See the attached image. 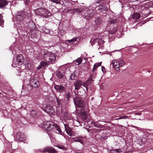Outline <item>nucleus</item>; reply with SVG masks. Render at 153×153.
Instances as JSON below:
<instances>
[{
  "instance_id": "obj_11",
  "label": "nucleus",
  "mask_w": 153,
  "mask_h": 153,
  "mask_svg": "<svg viewBox=\"0 0 153 153\" xmlns=\"http://www.w3.org/2000/svg\"><path fill=\"white\" fill-rule=\"evenodd\" d=\"M43 108L44 111L49 115H54L55 112V110L50 105L47 104L45 106H43Z\"/></svg>"
},
{
  "instance_id": "obj_2",
  "label": "nucleus",
  "mask_w": 153,
  "mask_h": 153,
  "mask_svg": "<svg viewBox=\"0 0 153 153\" xmlns=\"http://www.w3.org/2000/svg\"><path fill=\"white\" fill-rule=\"evenodd\" d=\"M34 12L36 15L43 18H47L49 17V11L45 8L39 7L36 9Z\"/></svg>"
},
{
  "instance_id": "obj_43",
  "label": "nucleus",
  "mask_w": 153,
  "mask_h": 153,
  "mask_svg": "<svg viewBox=\"0 0 153 153\" xmlns=\"http://www.w3.org/2000/svg\"><path fill=\"white\" fill-rule=\"evenodd\" d=\"M121 119H126L128 118V116L125 115L121 117Z\"/></svg>"
},
{
  "instance_id": "obj_17",
  "label": "nucleus",
  "mask_w": 153,
  "mask_h": 153,
  "mask_svg": "<svg viewBox=\"0 0 153 153\" xmlns=\"http://www.w3.org/2000/svg\"><path fill=\"white\" fill-rule=\"evenodd\" d=\"M54 88L56 91L60 93H62L63 92L65 91V90L64 87L61 85H56L54 87Z\"/></svg>"
},
{
  "instance_id": "obj_39",
  "label": "nucleus",
  "mask_w": 153,
  "mask_h": 153,
  "mask_svg": "<svg viewBox=\"0 0 153 153\" xmlns=\"http://www.w3.org/2000/svg\"><path fill=\"white\" fill-rule=\"evenodd\" d=\"M71 95V94L69 92H68L66 94V97L67 99V100H69V98L70 97Z\"/></svg>"
},
{
  "instance_id": "obj_54",
  "label": "nucleus",
  "mask_w": 153,
  "mask_h": 153,
  "mask_svg": "<svg viewBox=\"0 0 153 153\" xmlns=\"http://www.w3.org/2000/svg\"><path fill=\"white\" fill-rule=\"evenodd\" d=\"M94 126L97 127H100V126L99 125H98L97 124H95Z\"/></svg>"
},
{
  "instance_id": "obj_44",
  "label": "nucleus",
  "mask_w": 153,
  "mask_h": 153,
  "mask_svg": "<svg viewBox=\"0 0 153 153\" xmlns=\"http://www.w3.org/2000/svg\"><path fill=\"white\" fill-rule=\"evenodd\" d=\"M102 71L103 73H105L106 72V70L104 66L102 67Z\"/></svg>"
},
{
  "instance_id": "obj_58",
  "label": "nucleus",
  "mask_w": 153,
  "mask_h": 153,
  "mask_svg": "<svg viewBox=\"0 0 153 153\" xmlns=\"http://www.w3.org/2000/svg\"><path fill=\"white\" fill-rule=\"evenodd\" d=\"M119 51V50H115L114 51ZM112 52H113L114 51H113Z\"/></svg>"
},
{
  "instance_id": "obj_25",
  "label": "nucleus",
  "mask_w": 153,
  "mask_h": 153,
  "mask_svg": "<svg viewBox=\"0 0 153 153\" xmlns=\"http://www.w3.org/2000/svg\"><path fill=\"white\" fill-rule=\"evenodd\" d=\"M113 66L116 68H118L119 67V62L116 60L112 61L111 64Z\"/></svg>"
},
{
  "instance_id": "obj_50",
  "label": "nucleus",
  "mask_w": 153,
  "mask_h": 153,
  "mask_svg": "<svg viewBox=\"0 0 153 153\" xmlns=\"http://www.w3.org/2000/svg\"><path fill=\"white\" fill-rule=\"evenodd\" d=\"M30 0H26L25 1V4H27L28 3V2Z\"/></svg>"
},
{
  "instance_id": "obj_27",
  "label": "nucleus",
  "mask_w": 153,
  "mask_h": 153,
  "mask_svg": "<svg viewBox=\"0 0 153 153\" xmlns=\"http://www.w3.org/2000/svg\"><path fill=\"white\" fill-rule=\"evenodd\" d=\"M46 65V63L45 62L42 61L40 62V65L39 66L37 67L38 70L40 69L43 67H44Z\"/></svg>"
},
{
  "instance_id": "obj_64",
  "label": "nucleus",
  "mask_w": 153,
  "mask_h": 153,
  "mask_svg": "<svg viewBox=\"0 0 153 153\" xmlns=\"http://www.w3.org/2000/svg\"><path fill=\"white\" fill-rule=\"evenodd\" d=\"M1 93L0 92V96L1 95Z\"/></svg>"
},
{
  "instance_id": "obj_3",
  "label": "nucleus",
  "mask_w": 153,
  "mask_h": 153,
  "mask_svg": "<svg viewBox=\"0 0 153 153\" xmlns=\"http://www.w3.org/2000/svg\"><path fill=\"white\" fill-rule=\"evenodd\" d=\"M44 59L48 62L53 63L56 59V56L55 55L51 52L47 51L44 54Z\"/></svg>"
},
{
  "instance_id": "obj_53",
  "label": "nucleus",
  "mask_w": 153,
  "mask_h": 153,
  "mask_svg": "<svg viewBox=\"0 0 153 153\" xmlns=\"http://www.w3.org/2000/svg\"><path fill=\"white\" fill-rule=\"evenodd\" d=\"M138 0H129V2H134L137 1Z\"/></svg>"
},
{
  "instance_id": "obj_14",
  "label": "nucleus",
  "mask_w": 153,
  "mask_h": 153,
  "mask_svg": "<svg viewBox=\"0 0 153 153\" xmlns=\"http://www.w3.org/2000/svg\"><path fill=\"white\" fill-rule=\"evenodd\" d=\"M25 17V14L23 11L18 12L15 16V18L18 21H22Z\"/></svg>"
},
{
  "instance_id": "obj_22",
  "label": "nucleus",
  "mask_w": 153,
  "mask_h": 153,
  "mask_svg": "<svg viewBox=\"0 0 153 153\" xmlns=\"http://www.w3.org/2000/svg\"><path fill=\"white\" fill-rule=\"evenodd\" d=\"M108 29H109L110 33L111 34H114L117 31V25H114L113 27V26H112L110 28H108Z\"/></svg>"
},
{
  "instance_id": "obj_47",
  "label": "nucleus",
  "mask_w": 153,
  "mask_h": 153,
  "mask_svg": "<svg viewBox=\"0 0 153 153\" xmlns=\"http://www.w3.org/2000/svg\"><path fill=\"white\" fill-rule=\"evenodd\" d=\"M58 147L59 149H65V147L63 146H58Z\"/></svg>"
},
{
  "instance_id": "obj_26",
  "label": "nucleus",
  "mask_w": 153,
  "mask_h": 153,
  "mask_svg": "<svg viewBox=\"0 0 153 153\" xmlns=\"http://www.w3.org/2000/svg\"><path fill=\"white\" fill-rule=\"evenodd\" d=\"M53 129H54V130L56 129V130H57L58 131V132L57 133L59 134H62V131L59 126L56 124H53V127L52 130Z\"/></svg>"
},
{
  "instance_id": "obj_13",
  "label": "nucleus",
  "mask_w": 153,
  "mask_h": 153,
  "mask_svg": "<svg viewBox=\"0 0 153 153\" xmlns=\"http://www.w3.org/2000/svg\"><path fill=\"white\" fill-rule=\"evenodd\" d=\"M104 42V41L102 39H100L98 38H96L93 40L92 41L91 39L90 41V42L91 43V44L92 45H93L94 44H95L97 43L99 46H101V48L102 49L103 46L102 45H103ZM101 48L100 47L98 48V49Z\"/></svg>"
},
{
  "instance_id": "obj_45",
  "label": "nucleus",
  "mask_w": 153,
  "mask_h": 153,
  "mask_svg": "<svg viewBox=\"0 0 153 153\" xmlns=\"http://www.w3.org/2000/svg\"><path fill=\"white\" fill-rule=\"evenodd\" d=\"M57 105H58V106H60V105L61 104L60 102V101L57 99Z\"/></svg>"
},
{
  "instance_id": "obj_49",
  "label": "nucleus",
  "mask_w": 153,
  "mask_h": 153,
  "mask_svg": "<svg viewBox=\"0 0 153 153\" xmlns=\"http://www.w3.org/2000/svg\"><path fill=\"white\" fill-rule=\"evenodd\" d=\"M75 2L73 1H71V2H70V4L73 5H74V3H75Z\"/></svg>"
},
{
  "instance_id": "obj_35",
  "label": "nucleus",
  "mask_w": 153,
  "mask_h": 153,
  "mask_svg": "<svg viewBox=\"0 0 153 153\" xmlns=\"http://www.w3.org/2000/svg\"><path fill=\"white\" fill-rule=\"evenodd\" d=\"M76 77V76L74 73L71 74L70 76V79L71 80H74L75 79V77Z\"/></svg>"
},
{
  "instance_id": "obj_41",
  "label": "nucleus",
  "mask_w": 153,
  "mask_h": 153,
  "mask_svg": "<svg viewBox=\"0 0 153 153\" xmlns=\"http://www.w3.org/2000/svg\"><path fill=\"white\" fill-rule=\"evenodd\" d=\"M68 134L69 136H72L73 134V132H72V131H69V132H66Z\"/></svg>"
},
{
  "instance_id": "obj_56",
  "label": "nucleus",
  "mask_w": 153,
  "mask_h": 153,
  "mask_svg": "<svg viewBox=\"0 0 153 153\" xmlns=\"http://www.w3.org/2000/svg\"><path fill=\"white\" fill-rule=\"evenodd\" d=\"M119 67L118 68H116V71H120V69L119 68Z\"/></svg>"
},
{
  "instance_id": "obj_46",
  "label": "nucleus",
  "mask_w": 153,
  "mask_h": 153,
  "mask_svg": "<svg viewBox=\"0 0 153 153\" xmlns=\"http://www.w3.org/2000/svg\"><path fill=\"white\" fill-rule=\"evenodd\" d=\"M50 30L48 29H45V30L44 31V32L45 33H50Z\"/></svg>"
},
{
  "instance_id": "obj_23",
  "label": "nucleus",
  "mask_w": 153,
  "mask_h": 153,
  "mask_svg": "<svg viewBox=\"0 0 153 153\" xmlns=\"http://www.w3.org/2000/svg\"><path fill=\"white\" fill-rule=\"evenodd\" d=\"M10 49L12 51V53L13 55H15L17 52L19 53V50H18V48L17 47H14V46H11L10 47Z\"/></svg>"
},
{
  "instance_id": "obj_19",
  "label": "nucleus",
  "mask_w": 153,
  "mask_h": 153,
  "mask_svg": "<svg viewBox=\"0 0 153 153\" xmlns=\"http://www.w3.org/2000/svg\"><path fill=\"white\" fill-rule=\"evenodd\" d=\"M8 4V2L6 0H0V8H3L7 6Z\"/></svg>"
},
{
  "instance_id": "obj_34",
  "label": "nucleus",
  "mask_w": 153,
  "mask_h": 153,
  "mask_svg": "<svg viewBox=\"0 0 153 153\" xmlns=\"http://www.w3.org/2000/svg\"><path fill=\"white\" fill-rule=\"evenodd\" d=\"M77 38L76 37H74L73 38L69 40H67V41L69 43H71L72 42H76V40Z\"/></svg>"
},
{
  "instance_id": "obj_48",
  "label": "nucleus",
  "mask_w": 153,
  "mask_h": 153,
  "mask_svg": "<svg viewBox=\"0 0 153 153\" xmlns=\"http://www.w3.org/2000/svg\"><path fill=\"white\" fill-rule=\"evenodd\" d=\"M104 33L105 34V36H108L109 34V32L108 31H105Z\"/></svg>"
},
{
  "instance_id": "obj_36",
  "label": "nucleus",
  "mask_w": 153,
  "mask_h": 153,
  "mask_svg": "<svg viewBox=\"0 0 153 153\" xmlns=\"http://www.w3.org/2000/svg\"><path fill=\"white\" fill-rule=\"evenodd\" d=\"M82 58H79L77 59L76 60V62L78 63V65L80 64L82 62Z\"/></svg>"
},
{
  "instance_id": "obj_5",
  "label": "nucleus",
  "mask_w": 153,
  "mask_h": 153,
  "mask_svg": "<svg viewBox=\"0 0 153 153\" xmlns=\"http://www.w3.org/2000/svg\"><path fill=\"white\" fill-rule=\"evenodd\" d=\"M103 1L98 7H96L98 12L102 13L103 12L107 10L109 6L108 4L107 3H106V1H104V0Z\"/></svg>"
},
{
  "instance_id": "obj_28",
  "label": "nucleus",
  "mask_w": 153,
  "mask_h": 153,
  "mask_svg": "<svg viewBox=\"0 0 153 153\" xmlns=\"http://www.w3.org/2000/svg\"><path fill=\"white\" fill-rule=\"evenodd\" d=\"M96 76V73L94 72H93L92 74H91L88 79V81H92L94 79Z\"/></svg>"
},
{
  "instance_id": "obj_33",
  "label": "nucleus",
  "mask_w": 153,
  "mask_h": 153,
  "mask_svg": "<svg viewBox=\"0 0 153 153\" xmlns=\"http://www.w3.org/2000/svg\"><path fill=\"white\" fill-rule=\"evenodd\" d=\"M4 20L2 19V14H0V26L2 27H4Z\"/></svg>"
},
{
  "instance_id": "obj_61",
  "label": "nucleus",
  "mask_w": 153,
  "mask_h": 153,
  "mask_svg": "<svg viewBox=\"0 0 153 153\" xmlns=\"http://www.w3.org/2000/svg\"><path fill=\"white\" fill-rule=\"evenodd\" d=\"M97 3H100V2H97Z\"/></svg>"
},
{
  "instance_id": "obj_24",
  "label": "nucleus",
  "mask_w": 153,
  "mask_h": 153,
  "mask_svg": "<svg viewBox=\"0 0 153 153\" xmlns=\"http://www.w3.org/2000/svg\"><path fill=\"white\" fill-rule=\"evenodd\" d=\"M56 75L59 78L62 79L64 76V73L62 71H58L56 72Z\"/></svg>"
},
{
  "instance_id": "obj_16",
  "label": "nucleus",
  "mask_w": 153,
  "mask_h": 153,
  "mask_svg": "<svg viewBox=\"0 0 153 153\" xmlns=\"http://www.w3.org/2000/svg\"><path fill=\"white\" fill-rule=\"evenodd\" d=\"M77 111L79 114L82 120H85L87 119V115L84 109L82 108L78 109L77 110Z\"/></svg>"
},
{
  "instance_id": "obj_52",
  "label": "nucleus",
  "mask_w": 153,
  "mask_h": 153,
  "mask_svg": "<svg viewBox=\"0 0 153 153\" xmlns=\"http://www.w3.org/2000/svg\"><path fill=\"white\" fill-rule=\"evenodd\" d=\"M82 85L85 87V88L86 91H87V87H86L85 84H84V83H83V84Z\"/></svg>"
},
{
  "instance_id": "obj_32",
  "label": "nucleus",
  "mask_w": 153,
  "mask_h": 153,
  "mask_svg": "<svg viewBox=\"0 0 153 153\" xmlns=\"http://www.w3.org/2000/svg\"><path fill=\"white\" fill-rule=\"evenodd\" d=\"M102 19L100 17H97L95 20V22L97 25H99L102 22Z\"/></svg>"
},
{
  "instance_id": "obj_20",
  "label": "nucleus",
  "mask_w": 153,
  "mask_h": 153,
  "mask_svg": "<svg viewBox=\"0 0 153 153\" xmlns=\"http://www.w3.org/2000/svg\"><path fill=\"white\" fill-rule=\"evenodd\" d=\"M86 138L85 137H77L76 138H75L74 140L75 142H79L82 144L85 140Z\"/></svg>"
},
{
  "instance_id": "obj_6",
  "label": "nucleus",
  "mask_w": 153,
  "mask_h": 153,
  "mask_svg": "<svg viewBox=\"0 0 153 153\" xmlns=\"http://www.w3.org/2000/svg\"><path fill=\"white\" fill-rule=\"evenodd\" d=\"M24 61V59L23 58L22 54H19L17 55L16 58L15 59L14 58L13 59V63L12 66L15 67L18 64H22Z\"/></svg>"
},
{
  "instance_id": "obj_7",
  "label": "nucleus",
  "mask_w": 153,
  "mask_h": 153,
  "mask_svg": "<svg viewBox=\"0 0 153 153\" xmlns=\"http://www.w3.org/2000/svg\"><path fill=\"white\" fill-rule=\"evenodd\" d=\"M42 128L48 131L52 130L53 127V123L51 121H44L41 124Z\"/></svg>"
},
{
  "instance_id": "obj_12",
  "label": "nucleus",
  "mask_w": 153,
  "mask_h": 153,
  "mask_svg": "<svg viewBox=\"0 0 153 153\" xmlns=\"http://www.w3.org/2000/svg\"><path fill=\"white\" fill-rule=\"evenodd\" d=\"M37 152H48L49 153H56V151L53 147L51 146H48L44 148L42 150L41 149H37Z\"/></svg>"
},
{
  "instance_id": "obj_51",
  "label": "nucleus",
  "mask_w": 153,
  "mask_h": 153,
  "mask_svg": "<svg viewBox=\"0 0 153 153\" xmlns=\"http://www.w3.org/2000/svg\"><path fill=\"white\" fill-rule=\"evenodd\" d=\"M74 124L75 123H78L79 124H77V125H75V126H79V122L78 121H74Z\"/></svg>"
},
{
  "instance_id": "obj_63",
  "label": "nucleus",
  "mask_w": 153,
  "mask_h": 153,
  "mask_svg": "<svg viewBox=\"0 0 153 153\" xmlns=\"http://www.w3.org/2000/svg\"><path fill=\"white\" fill-rule=\"evenodd\" d=\"M93 98H94V97H92V98H91V99H93Z\"/></svg>"
},
{
  "instance_id": "obj_1",
  "label": "nucleus",
  "mask_w": 153,
  "mask_h": 153,
  "mask_svg": "<svg viewBox=\"0 0 153 153\" xmlns=\"http://www.w3.org/2000/svg\"><path fill=\"white\" fill-rule=\"evenodd\" d=\"M94 10V7L91 9L89 8L85 7L81 10L76 8L69 9L68 11L70 14H73L76 13L79 14L82 13H82H83L84 18L87 20H89L93 16Z\"/></svg>"
},
{
  "instance_id": "obj_18",
  "label": "nucleus",
  "mask_w": 153,
  "mask_h": 153,
  "mask_svg": "<svg viewBox=\"0 0 153 153\" xmlns=\"http://www.w3.org/2000/svg\"><path fill=\"white\" fill-rule=\"evenodd\" d=\"M76 90H78L80 88L81 86L82 85V82L80 80H77L74 83Z\"/></svg>"
},
{
  "instance_id": "obj_4",
  "label": "nucleus",
  "mask_w": 153,
  "mask_h": 153,
  "mask_svg": "<svg viewBox=\"0 0 153 153\" xmlns=\"http://www.w3.org/2000/svg\"><path fill=\"white\" fill-rule=\"evenodd\" d=\"M153 133V130H152L148 129L145 131H144V135H143L142 137H140V141L142 143H145L146 140H150L151 139L152 141H153V139H150L149 138V136H152Z\"/></svg>"
},
{
  "instance_id": "obj_9",
  "label": "nucleus",
  "mask_w": 153,
  "mask_h": 153,
  "mask_svg": "<svg viewBox=\"0 0 153 153\" xmlns=\"http://www.w3.org/2000/svg\"><path fill=\"white\" fill-rule=\"evenodd\" d=\"M29 85L32 88H38L40 85L39 81L34 78H31L29 80Z\"/></svg>"
},
{
  "instance_id": "obj_57",
  "label": "nucleus",
  "mask_w": 153,
  "mask_h": 153,
  "mask_svg": "<svg viewBox=\"0 0 153 153\" xmlns=\"http://www.w3.org/2000/svg\"><path fill=\"white\" fill-rule=\"evenodd\" d=\"M120 119H121V117H119V118H116L115 119V120H120Z\"/></svg>"
},
{
  "instance_id": "obj_62",
  "label": "nucleus",
  "mask_w": 153,
  "mask_h": 153,
  "mask_svg": "<svg viewBox=\"0 0 153 153\" xmlns=\"http://www.w3.org/2000/svg\"><path fill=\"white\" fill-rule=\"evenodd\" d=\"M103 33H102L101 34V36H102V35H103Z\"/></svg>"
},
{
  "instance_id": "obj_38",
  "label": "nucleus",
  "mask_w": 153,
  "mask_h": 153,
  "mask_svg": "<svg viewBox=\"0 0 153 153\" xmlns=\"http://www.w3.org/2000/svg\"><path fill=\"white\" fill-rule=\"evenodd\" d=\"M119 66H123L125 64V62L123 60H120V61Z\"/></svg>"
},
{
  "instance_id": "obj_37",
  "label": "nucleus",
  "mask_w": 153,
  "mask_h": 153,
  "mask_svg": "<svg viewBox=\"0 0 153 153\" xmlns=\"http://www.w3.org/2000/svg\"><path fill=\"white\" fill-rule=\"evenodd\" d=\"M51 1L53 3H56V4L60 3V4H62L61 2H60V0H51Z\"/></svg>"
},
{
  "instance_id": "obj_60",
  "label": "nucleus",
  "mask_w": 153,
  "mask_h": 153,
  "mask_svg": "<svg viewBox=\"0 0 153 153\" xmlns=\"http://www.w3.org/2000/svg\"><path fill=\"white\" fill-rule=\"evenodd\" d=\"M64 137L65 138L66 137H67V136H64Z\"/></svg>"
},
{
  "instance_id": "obj_21",
  "label": "nucleus",
  "mask_w": 153,
  "mask_h": 153,
  "mask_svg": "<svg viewBox=\"0 0 153 153\" xmlns=\"http://www.w3.org/2000/svg\"><path fill=\"white\" fill-rule=\"evenodd\" d=\"M123 152L121 149H117L109 150L108 153H120Z\"/></svg>"
},
{
  "instance_id": "obj_42",
  "label": "nucleus",
  "mask_w": 153,
  "mask_h": 153,
  "mask_svg": "<svg viewBox=\"0 0 153 153\" xmlns=\"http://www.w3.org/2000/svg\"><path fill=\"white\" fill-rule=\"evenodd\" d=\"M25 74V73L24 72H21V73H20L19 72L18 73V74H17L18 75H19V76H20L21 75H24Z\"/></svg>"
},
{
  "instance_id": "obj_15",
  "label": "nucleus",
  "mask_w": 153,
  "mask_h": 153,
  "mask_svg": "<svg viewBox=\"0 0 153 153\" xmlns=\"http://www.w3.org/2000/svg\"><path fill=\"white\" fill-rule=\"evenodd\" d=\"M16 140L20 141L25 140L26 139V137L24 133L20 131L17 132L16 136Z\"/></svg>"
},
{
  "instance_id": "obj_40",
  "label": "nucleus",
  "mask_w": 153,
  "mask_h": 153,
  "mask_svg": "<svg viewBox=\"0 0 153 153\" xmlns=\"http://www.w3.org/2000/svg\"><path fill=\"white\" fill-rule=\"evenodd\" d=\"M30 114L32 116H34L36 114V112L34 110H32L30 112Z\"/></svg>"
},
{
  "instance_id": "obj_29",
  "label": "nucleus",
  "mask_w": 153,
  "mask_h": 153,
  "mask_svg": "<svg viewBox=\"0 0 153 153\" xmlns=\"http://www.w3.org/2000/svg\"><path fill=\"white\" fill-rule=\"evenodd\" d=\"M117 21V20L116 18H111L110 19L109 23L111 24H115Z\"/></svg>"
},
{
  "instance_id": "obj_59",
  "label": "nucleus",
  "mask_w": 153,
  "mask_h": 153,
  "mask_svg": "<svg viewBox=\"0 0 153 153\" xmlns=\"http://www.w3.org/2000/svg\"><path fill=\"white\" fill-rule=\"evenodd\" d=\"M133 127H134V128H137V127H136V126H132Z\"/></svg>"
},
{
  "instance_id": "obj_30",
  "label": "nucleus",
  "mask_w": 153,
  "mask_h": 153,
  "mask_svg": "<svg viewBox=\"0 0 153 153\" xmlns=\"http://www.w3.org/2000/svg\"><path fill=\"white\" fill-rule=\"evenodd\" d=\"M64 125L65 130L66 132H68V131L69 132V131H72V130L68 126V125H67V124H65L64 123Z\"/></svg>"
},
{
  "instance_id": "obj_55",
  "label": "nucleus",
  "mask_w": 153,
  "mask_h": 153,
  "mask_svg": "<svg viewBox=\"0 0 153 153\" xmlns=\"http://www.w3.org/2000/svg\"><path fill=\"white\" fill-rule=\"evenodd\" d=\"M135 114L140 115L141 114V113H137Z\"/></svg>"
},
{
  "instance_id": "obj_10",
  "label": "nucleus",
  "mask_w": 153,
  "mask_h": 153,
  "mask_svg": "<svg viewBox=\"0 0 153 153\" xmlns=\"http://www.w3.org/2000/svg\"><path fill=\"white\" fill-rule=\"evenodd\" d=\"M75 105L77 107L82 108L85 105V103L81 97H76L74 100Z\"/></svg>"
},
{
  "instance_id": "obj_8",
  "label": "nucleus",
  "mask_w": 153,
  "mask_h": 153,
  "mask_svg": "<svg viewBox=\"0 0 153 153\" xmlns=\"http://www.w3.org/2000/svg\"><path fill=\"white\" fill-rule=\"evenodd\" d=\"M140 7L138 5H133L131 7L134 10V13L133 15L132 18L136 19H139L140 18V10H138Z\"/></svg>"
},
{
  "instance_id": "obj_31",
  "label": "nucleus",
  "mask_w": 153,
  "mask_h": 153,
  "mask_svg": "<svg viewBox=\"0 0 153 153\" xmlns=\"http://www.w3.org/2000/svg\"><path fill=\"white\" fill-rule=\"evenodd\" d=\"M102 62H100L99 63H96L94 65L93 68V71H94L97 68L100 66Z\"/></svg>"
}]
</instances>
